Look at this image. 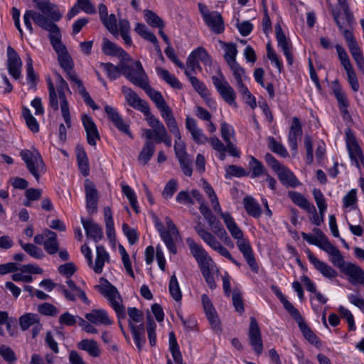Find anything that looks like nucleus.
I'll return each instance as SVG.
<instances>
[{
    "instance_id": "nucleus-1",
    "label": "nucleus",
    "mask_w": 364,
    "mask_h": 364,
    "mask_svg": "<svg viewBox=\"0 0 364 364\" xmlns=\"http://www.w3.org/2000/svg\"><path fill=\"white\" fill-rule=\"evenodd\" d=\"M31 19L37 26L49 32L48 37L50 43L58 55V60L63 70L68 71L73 70L74 63L65 46L61 41V33L58 26L55 23L49 21L43 15L40 14L39 12L28 10L23 15V21L26 27L31 33L33 31Z\"/></svg>"
},
{
    "instance_id": "nucleus-2",
    "label": "nucleus",
    "mask_w": 364,
    "mask_h": 364,
    "mask_svg": "<svg viewBox=\"0 0 364 364\" xmlns=\"http://www.w3.org/2000/svg\"><path fill=\"white\" fill-rule=\"evenodd\" d=\"M20 156L25 162L28 171L38 181L41 174L46 171V165L40 153L35 149H23Z\"/></svg>"
},
{
    "instance_id": "nucleus-3",
    "label": "nucleus",
    "mask_w": 364,
    "mask_h": 364,
    "mask_svg": "<svg viewBox=\"0 0 364 364\" xmlns=\"http://www.w3.org/2000/svg\"><path fill=\"white\" fill-rule=\"evenodd\" d=\"M122 74L135 85L142 88L149 82L148 77L140 61L135 62V68L122 64Z\"/></svg>"
},
{
    "instance_id": "nucleus-4",
    "label": "nucleus",
    "mask_w": 364,
    "mask_h": 364,
    "mask_svg": "<svg viewBox=\"0 0 364 364\" xmlns=\"http://www.w3.org/2000/svg\"><path fill=\"white\" fill-rule=\"evenodd\" d=\"M105 282V285H96L95 288L97 289L109 301L111 306L116 311L118 317L124 318L125 308L118 300H117V298H118V299L121 301V297L117 288L107 281Z\"/></svg>"
},
{
    "instance_id": "nucleus-5",
    "label": "nucleus",
    "mask_w": 364,
    "mask_h": 364,
    "mask_svg": "<svg viewBox=\"0 0 364 364\" xmlns=\"http://www.w3.org/2000/svg\"><path fill=\"white\" fill-rule=\"evenodd\" d=\"M218 76H212L213 83L215 85L217 91L220 93L223 99L229 105L237 107L235 102V92L233 88L230 85L226 80L224 75L219 69L218 70Z\"/></svg>"
},
{
    "instance_id": "nucleus-6",
    "label": "nucleus",
    "mask_w": 364,
    "mask_h": 364,
    "mask_svg": "<svg viewBox=\"0 0 364 364\" xmlns=\"http://www.w3.org/2000/svg\"><path fill=\"white\" fill-rule=\"evenodd\" d=\"M194 229L199 237L212 249L218 252L220 255L230 259L232 257L230 252L223 247L221 243L215 238V237L210 232L205 230L201 225L200 223H198Z\"/></svg>"
},
{
    "instance_id": "nucleus-7",
    "label": "nucleus",
    "mask_w": 364,
    "mask_h": 364,
    "mask_svg": "<svg viewBox=\"0 0 364 364\" xmlns=\"http://www.w3.org/2000/svg\"><path fill=\"white\" fill-rule=\"evenodd\" d=\"M165 221L168 230H164L163 225L160 224L159 232L169 251L173 254H176L177 252V248L174 240H176L177 237H179V232L169 217H166Z\"/></svg>"
},
{
    "instance_id": "nucleus-8",
    "label": "nucleus",
    "mask_w": 364,
    "mask_h": 364,
    "mask_svg": "<svg viewBox=\"0 0 364 364\" xmlns=\"http://www.w3.org/2000/svg\"><path fill=\"white\" fill-rule=\"evenodd\" d=\"M346 141L350 158L358 168L360 164L364 167V156L354 134L350 129L346 132Z\"/></svg>"
},
{
    "instance_id": "nucleus-9",
    "label": "nucleus",
    "mask_w": 364,
    "mask_h": 364,
    "mask_svg": "<svg viewBox=\"0 0 364 364\" xmlns=\"http://www.w3.org/2000/svg\"><path fill=\"white\" fill-rule=\"evenodd\" d=\"M22 61L17 52L10 46L7 47V68L9 73L16 80L21 75Z\"/></svg>"
},
{
    "instance_id": "nucleus-10",
    "label": "nucleus",
    "mask_w": 364,
    "mask_h": 364,
    "mask_svg": "<svg viewBox=\"0 0 364 364\" xmlns=\"http://www.w3.org/2000/svg\"><path fill=\"white\" fill-rule=\"evenodd\" d=\"M85 191L86 208L90 214H93L97 210L99 194L95 184L89 179L85 181Z\"/></svg>"
},
{
    "instance_id": "nucleus-11",
    "label": "nucleus",
    "mask_w": 364,
    "mask_h": 364,
    "mask_svg": "<svg viewBox=\"0 0 364 364\" xmlns=\"http://www.w3.org/2000/svg\"><path fill=\"white\" fill-rule=\"evenodd\" d=\"M33 1L36 4L38 10L41 11V15H43L51 22L54 23L61 18L62 14L56 9V6L50 4L49 0H33ZM39 14H41V13Z\"/></svg>"
},
{
    "instance_id": "nucleus-12",
    "label": "nucleus",
    "mask_w": 364,
    "mask_h": 364,
    "mask_svg": "<svg viewBox=\"0 0 364 364\" xmlns=\"http://www.w3.org/2000/svg\"><path fill=\"white\" fill-rule=\"evenodd\" d=\"M248 336L253 350L257 355H260L263 350V343L259 325L254 317L250 318Z\"/></svg>"
},
{
    "instance_id": "nucleus-13",
    "label": "nucleus",
    "mask_w": 364,
    "mask_h": 364,
    "mask_svg": "<svg viewBox=\"0 0 364 364\" xmlns=\"http://www.w3.org/2000/svg\"><path fill=\"white\" fill-rule=\"evenodd\" d=\"M105 111L109 119L113 123V124L118 129L119 131L128 135L130 138H133V135L129 131V126L124 122L122 117L114 107L109 105H106L105 107Z\"/></svg>"
},
{
    "instance_id": "nucleus-14",
    "label": "nucleus",
    "mask_w": 364,
    "mask_h": 364,
    "mask_svg": "<svg viewBox=\"0 0 364 364\" xmlns=\"http://www.w3.org/2000/svg\"><path fill=\"white\" fill-rule=\"evenodd\" d=\"M306 252L309 262L324 277L331 279L337 276V272L330 265L319 260L309 250Z\"/></svg>"
},
{
    "instance_id": "nucleus-15",
    "label": "nucleus",
    "mask_w": 364,
    "mask_h": 364,
    "mask_svg": "<svg viewBox=\"0 0 364 364\" xmlns=\"http://www.w3.org/2000/svg\"><path fill=\"white\" fill-rule=\"evenodd\" d=\"M237 245L240 251L242 253L243 257L246 259L252 271L257 273L259 271V267L255 260L250 242L247 240L242 238L240 240H237Z\"/></svg>"
},
{
    "instance_id": "nucleus-16",
    "label": "nucleus",
    "mask_w": 364,
    "mask_h": 364,
    "mask_svg": "<svg viewBox=\"0 0 364 364\" xmlns=\"http://www.w3.org/2000/svg\"><path fill=\"white\" fill-rule=\"evenodd\" d=\"M82 122L86 132L87 143L90 146H95L96 141L100 138L96 124L92 119L86 114L82 115Z\"/></svg>"
},
{
    "instance_id": "nucleus-17",
    "label": "nucleus",
    "mask_w": 364,
    "mask_h": 364,
    "mask_svg": "<svg viewBox=\"0 0 364 364\" xmlns=\"http://www.w3.org/2000/svg\"><path fill=\"white\" fill-rule=\"evenodd\" d=\"M122 92L128 104L141 112H148V103L140 97L131 88L122 87Z\"/></svg>"
},
{
    "instance_id": "nucleus-18",
    "label": "nucleus",
    "mask_w": 364,
    "mask_h": 364,
    "mask_svg": "<svg viewBox=\"0 0 364 364\" xmlns=\"http://www.w3.org/2000/svg\"><path fill=\"white\" fill-rule=\"evenodd\" d=\"M221 136L227 144L228 152L230 155L235 157H240V152L236 146L231 141L230 137L233 136L235 132L232 127L226 122L221 124Z\"/></svg>"
},
{
    "instance_id": "nucleus-19",
    "label": "nucleus",
    "mask_w": 364,
    "mask_h": 364,
    "mask_svg": "<svg viewBox=\"0 0 364 364\" xmlns=\"http://www.w3.org/2000/svg\"><path fill=\"white\" fill-rule=\"evenodd\" d=\"M342 272L349 277L348 280L352 284L358 283L364 286V271L359 266L347 263Z\"/></svg>"
},
{
    "instance_id": "nucleus-20",
    "label": "nucleus",
    "mask_w": 364,
    "mask_h": 364,
    "mask_svg": "<svg viewBox=\"0 0 364 364\" xmlns=\"http://www.w3.org/2000/svg\"><path fill=\"white\" fill-rule=\"evenodd\" d=\"M276 38L279 46L286 56L287 63L289 65H292L294 63L293 55L290 51V46L279 24L275 26Z\"/></svg>"
},
{
    "instance_id": "nucleus-21",
    "label": "nucleus",
    "mask_w": 364,
    "mask_h": 364,
    "mask_svg": "<svg viewBox=\"0 0 364 364\" xmlns=\"http://www.w3.org/2000/svg\"><path fill=\"white\" fill-rule=\"evenodd\" d=\"M81 223L85 230L86 236L98 242L103 237L102 229L92 220L81 218Z\"/></svg>"
},
{
    "instance_id": "nucleus-22",
    "label": "nucleus",
    "mask_w": 364,
    "mask_h": 364,
    "mask_svg": "<svg viewBox=\"0 0 364 364\" xmlns=\"http://www.w3.org/2000/svg\"><path fill=\"white\" fill-rule=\"evenodd\" d=\"M186 127L191 134L193 141L197 144H204L208 142L209 139L203 133V131L197 127L196 121L193 118L189 117H186Z\"/></svg>"
},
{
    "instance_id": "nucleus-23",
    "label": "nucleus",
    "mask_w": 364,
    "mask_h": 364,
    "mask_svg": "<svg viewBox=\"0 0 364 364\" xmlns=\"http://www.w3.org/2000/svg\"><path fill=\"white\" fill-rule=\"evenodd\" d=\"M201 300L205 313L210 323L213 328H217L220 324V320L210 298L206 294H203L201 296Z\"/></svg>"
},
{
    "instance_id": "nucleus-24",
    "label": "nucleus",
    "mask_w": 364,
    "mask_h": 364,
    "mask_svg": "<svg viewBox=\"0 0 364 364\" xmlns=\"http://www.w3.org/2000/svg\"><path fill=\"white\" fill-rule=\"evenodd\" d=\"M302 134V128L299 119L296 117H293L291 126L288 134V141L291 150L296 151L297 150V141L298 136Z\"/></svg>"
},
{
    "instance_id": "nucleus-25",
    "label": "nucleus",
    "mask_w": 364,
    "mask_h": 364,
    "mask_svg": "<svg viewBox=\"0 0 364 364\" xmlns=\"http://www.w3.org/2000/svg\"><path fill=\"white\" fill-rule=\"evenodd\" d=\"M142 89L146 92V93L151 98V100L155 103L156 107L161 111V112H164V110H166V109L170 108L167 105L161 93L152 88L149 85V82L146 84L145 86L142 87Z\"/></svg>"
},
{
    "instance_id": "nucleus-26",
    "label": "nucleus",
    "mask_w": 364,
    "mask_h": 364,
    "mask_svg": "<svg viewBox=\"0 0 364 364\" xmlns=\"http://www.w3.org/2000/svg\"><path fill=\"white\" fill-rule=\"evenodd\" d=\"M102 50L107 55L118 56L124 60H129V55L121 47L117 46L107 38L103 39Z\"/></svg>"
},
{
    "instance_id": "nucleus-27",
    "label": "nucleus",
    "mask_w": 364,
    "mask_h": 364,
    "mask_svg": "<svg viewBox=\"0 0 364 364\" xmlns=\"http://www.w3.org/2000/svg\"><path fill=\"white\" fill-rule=\"evenodd\" d=\"M204 21L215 33H221L225 29L223 18L221 14L217 11H213L209 18Z\"/></svg>"
},
{
    "instance_id": "nucleus-28",
    "label": "nucleus",
    "mask_w": 364,
    "mask_h": 364,
    "mask_svg": "<svg viewBox=\"0 0 364 364\" xmlns=\"http://www.w3.org/2000/svg\"><path fill=\"white\" fill-rule=\"evenodd\" d=\"M279 179L283 185L296 187L300 184L294 174L286 166H282L277 171Z\"/></svg>"
},
{
    "instance_id": "nucleus-29",
    "label": "nucleus",
    "mask_w": 364,
    "mask_h": 364,
    "mask_svg": "<svg viewBox=\"0 0 364 364\" xmlns=\"http://www.w3.org/2000/svg\"><path fill=\"white\" fill-rule=\"evenodd\" d=\"M75 151L79 169L84 176H87L90 174V166L86 152L83 146L80 144L76 146Z\"/></svg>"
},
{
    "instance_id": "nucleus-30",
    "label": "nucleus",
    "mask_w": 364,
    "mask_h": 364,
    "mask_svg": "<svg viewBox=\"0 0 364 364\" xmlns=\"http://www.w3.org/2000/svg\"><path fill=\"white\" fill-rule=\"evenodd\" d=\"M185 74L188 78L195 90L209 103L211 100L208 98L209 92L205 84L199 80L196 77L193 76L191 71L185 70Z\"/></svg>"
},
{
    "instance_id": "nucleus-31",
    "label": "nucleus",
    "mask_w": 364,
    "mask_h": 364,
    "mask_svg": "<svg viewBox=\"0 0 364 364\" xmlns=\"http://www.w3.org/2000/svg\"><path fill=\"white\" fill-rule=\"evenodd\" d=\"M85 318L94 324L110 325L112 321L107 314L102 309H94L85 314Z\"/></svg>"
},
{
    "instance_id": "nucleus-32",
    "label": "nucleus",
    "mask_w": 364,
    "mask_h": 364,
    "mask_svg": "<svg viewBox=\"0 0 364 364\" xmlns=\"http://www.w3.org/2000/svg\"><path fill=\"white\" fill-rule=\"evenodd\" d=\"M323 251L331 257V262L342 272L343 268H345L346 265L343 257L340 250L332 244H327Z\"/></svg>"
},
{
    "instance_id": "nucleus-33",
    "label": "nucleus",
    "mask_w": 364,
    "mask_h": 364,
    "mask_svg": "<svg viewBox=\"0 0 364 364\" xmlns=\"http://www.w3.org/2000/svg\"><path fill=\"white\" fill-rule=\"evenodd\" d=\"M162 117L164 118L169 132L176 138L179 139L181 132L177 125L176 120L172 114L171 108L166 109L164 112H161Z\"/></svg>"
},
{
    "instance_id": "nucleus-34",
    "label": "nucleus",
    "mask_w": 364,
    "mask_h": 364,
    "mask_svg": "<svg viewBox=\"0 0 364 364\" xmlns=\"http://www.w3.org/2000/svg\"><path fill=\"white\" fill-rule=\"evenodd\" d=\"M243 205L247 213L255 218L260 217L262 208L260 205L252 196H245L243 198Z\"/></svg>"
},
{
    "instance_id": "nucleus-35",
    "label": "nucleus",
    "mask_w": 364,
    "mask_h": 364,
    "mask_svg": "<svg viewBox=\"0 0 364 364\" xmlns=\"http://www.w3.org/2000/svg\"><path fill=\"white\" fill-rule=\"evenodd\" d=\"M96 259L95 265L92 268L96 274H101L105 262H109V256L103 246L98 245L96 247Z\"/></svg>"
},
{
    "instance_id": "nucleus-36",
    "label": "nucleus",
    "mask_w": 364,
    "mask_h": 364,
    "mask_svg": "<svg viewBox=\"0 0 364 364\" xmlns=\"http://www.w3.org/2000/svg\"><path fill=\"white\" fill-rule=\"evenodd\" d=\"M186 244L189 247L191 255L197 262L205 259V257L209 255L206 250L200 245L197 244L193 238L188 237L186 239Z\"/></svg>"
},
{
    "instance_id": "nucleus-37",
    "label": "nucleus",
    "mask_w": 364,
    "mask_h": 364,
    "mask_svg": "<svg viewBox=\"0 0 364 364\" xmlns=\"http://www.w3.org/2000/svg\"><path fill=\"white\" fill-rule=\"evenodd\" d=\"M288 196L292 200V202L298 205L299 208L308 210L309 209L314 210V205L309 203L308 200L301 193L296 191H289Z\"/></svg>"
},
{
    "instance_id": "nucleus-38",
    "label": "nucleus",
    "mask_w": 364,
    "mask_h": 364,
    "mask_svg": "<svg viewBox=\"0 0 364 364\" xmlns=\"http://www.w3.org/2000/svg\"><path fill=\"white\" fill-rule=\"evenodd\" d=\"M78 348L87 351L92 357H98L100 355V350L97 343L94 340L83 339L77 344Z\"/></svg>"
},
{
    "instance_id": "nucleus-39",
    "label": "nucleus",
    "mask_w": 364,
    "mask_h": 364,
    "mask_svg": "<svg viewBox=\"0 0 364 364\" xmlns=\"http://www.w3.org/2000/svg\"><path fill=\"white\" fill-rule=\"evenodd\" d=\"M155 151L154 141H145L144 145L138 156V160L143 165L147 164L150 159L153 156Z\"/></svg>"
},
{
    "instance_id": "nucleus-40",
    "label": "nucleus",
    "mask_w": 364,
    "mask_h": 364,
    "mask_svg": "<svg viewBox=\"0 0 364 364\" xmlns=\"http://www.w3.org/2000/svg\"><path fill=\"white\" fill-rule=\"evenodd\" d=\"M206 220L208 221L210 227V229L215 234H216L221 239L225 237V241L227 240H229L230 241V239L228 237L227 232L223 228L221 223L217 219V218L214 215L210 216Z\"/></svg>"
},
{
    "instance_id": "nucleus-41",
    "label": "nucleus",
    "mask_w": 364,
    "mask_h": 364,
    "mask_svg": "<svg viewBox=\"0 0 364 364\" xmlns=\"http://www.w3.org/2000/svg\"><path fill=\"white\" fill-rule=\"evenodd\" d=\"M223 48L225 49L224 58L228 63L230 65L236 61V56L237 54V49L235 43H225L220 41Z\"/></svg>"
},
{
    "instance_id": "nucleus-42",
    "label": "nucleus",
    "mask_w": 364,
    "mask_h": 364,
    "mask_svg": "<svg viewBox=\"0 0 364 364\" xmlns=\"http://www.w3.org/2000/svg\"><path fill=\"white\" fill-rule=\"evenodd\" d=\"M39 317L36 314L26 313L19 318V326L22 331L28 330L36 323H38Z\"/></svg>"
},
{
    "instance_id": "nucleus-43",
    "label": "nucleus",
    "mask_w": 364,
    "mask_h": 364,
    "mask_svg": "<svg viewBox=\"0 0 364 364\" xmlns=\"http://www.w3.org/2000/svg\"><path fill=\"white\" fill-rule=\"evenodd\" d=\"M157 73L161 75L162 79L166 81L172 87L176 89H181L182 85L178 80V79L173 75H171L167 70L158 68L156 69Z\"/></svg>"
},
{
    "instance_id": "nucleus-44",
    "label": "nucleus",
    "mask_w": 364,
    "mask_h": 364,
    "mask_svg": "<svg viewBox=\"0 0 364 364\" xmlns=\"http://www.w3.org/2000/svg\"><path fill=\"white\" fill-rule=\"evenodd\" d=\"M300 331L305 337V338L311 344L317 345L318 343V337L314 333L311 328L304 322V319L298 323Z\"/></svg>"
},
{
    "instance_id": "nucleus-45",
    "label": "nucleus",
    "mask_w": 364,
    "mask_h": 364,
    "mask_svg": "<svg viewBox=\"0 0 364 364\" xmlns=\"http://www.w3.org/2000/svg\"><path fill=\"white\" fill-rule=\"evenodd\" d=\"M146 21L151 26L163 28L165 26L164 21L154 12L151 10L144 11Z\"/></svg>"
},
{
    "instance_id": "nucleus-46",
    "label": "nucleus",
    "mask_w": 364,
    "mask_h": 364,
    "mask_svg": "<svg viewBox=\"0 0 364 364\" xmlns=\"http://www.w3.org/2000/svg\"><path fill=\"white\" fill-rule=\"evenodd\" d=\"M168 290L171 296L176 301L181 300L182 293L175 274L170 278Z\"/></svg>"
},
{
    "instance_id": "nucleus-47",
    "label": "nucleus",
    "mask_w": 364,
    "mask_h": 364,
    "mask_svg": "<svg viewBox=\"0 0 364 364\" xmlns=\"http://www.w3.org/2000/svg\"><path fill=\"white\" fill-rule=\"evenodd\" d=\"M249 168L252 172L251 177L257 178L262 174L265 173L266 169L263 164L254 156L250 157L249 162Z\"/></svg>"
},
{
    "instance_id": "nucleus-48",
    "label": "nucleus",
    "mask_w": 364,
    "mask_h": 364,
    "mask_svg": "<svg viewBox=\"0 0 364 364\" xmlns=\"http://www.w3.org/2000/svg\"><path fill=\"white\" fill-rule=\"evenodd\" d=\"M22 115L29 129L34 133L38 132L39 131V125L27 107H23Z\"/></svg>"
},
{
    "instance_id": "nucleus-49",
    "label": "nucleus",
    "mask_w": 364,
    "mask_h": 364,
    "mask_svg": "<svg viewBox=\"0 0 364 364\" xmlns=\"http://www.w3.org/2000/svg\"><path fill=\"white\" fill-rule=\"evenodd\" d=\"M100 66L107 72L110 80H116L122 73V64L119 66H114L111 63H102Z\"/></svg>"
},
{
    "instance_id": "nucleus-50",
    "label": "nucleus",
    "mask_w": 364,
    "mask_h": 364,
    "mask_svg": "<svg viewBox=\"0 0 364 364\" xmlns=\"http://www.w3.org/2000/svg\"><path fill=\"white\" fill-rule=\"evenodd\" d=\"M143 113L146 117V119L149 126L154 129L155 135L165 128L159 119L151 113L149 106H148V112Z\"/></svg>"
},
{
    "instance_id": "nucleus-51",
    "label": "nucleus",
    "mask_w": 364,
    "mask_h": 364,
    "mask_svg": "<svg viewBox=\"0 0 364 364\" xmlns=\"http://www.w3.org/2000/svg\"><path fill=\"white\" fill-rule=\"evenodd\" d=\"M268 145H269V148L273 152L280 155L282 157L288 156V152H287V149L284 148V146L282 144L277 142L274 137H272V136L268 137Z\"/></svg>"
},
{
    "instance_id": "nucleus-52",
    "label": "nucleus",
    "mask_w": 364,
    "mask_h": 364,
    "mask_svg": "<svg viewBox=\"0 0 364 364\" xmlns=\"http://www.w3.org/2000/svg\"><path fill=\"white\" fill-rule=\"evenodd\" d=\"M21 247L28 253L31 257L37 259H41L43 257L42 250L38 247L31 243H23L21 241L19 242Z\"/></svg>"
},
{
    "instance_id": "nucleus-53",
    "label": "nucleus",
    "mask_w": 364,
    "mask_h": 364,
    "mask_svg": "<svg viewBox=\"0 0 364 364\" xmlns=\"http://www.w3.org/2000/svg\"><path fill=\"white\" fill-rule=\"evenodd\" d=\"M117 22V20L114 14H110L107 18H105V21H102V23L105 27L114 36L118 34Z\"/></svg>"
},
{
    "instance_id": "nucleus-54",
    "label": "nucleus",
    "mask_w": 364,
    "mask_h": 364,
    "mask_svg": "<svg viewBox=\"0 0 364 364\" xmlns=\"http://www.w3.org/2000/svg\"><path fill=\"white\" fill-rule=\"evenodd\" d=\"M48 87L49 92V105L55 110L58 109V101L55 86L50 79L48 80Z\"/></svg>"
},
{
    "instance_id": "nucleus-55",
    "label": "nucleus",
    "mask_w": 364,
    "mask_h": 364,
    "mask_svg": "<svg viewBox=\"0 0 364 364\" xmlns=\"http://www.w3.org/2000/svg\"><path fill=\"white\" fill-rule=\"evenodd\" d=\"M231 69L233 76L236 80L237 84L242 82L243 79L246 78L245 70L237 63V62L228 65Z\"/></svg>"
},
{
    "instance_id": "nucleus-56",
    "label": "nucleus",
    "mask_w": 364,
    "mask_h": 364,
    "mask_svg": "<svg viewBox=\"0 0 364 364\" xmlns=\"http://www.w3.org/2000/svg\"><path fill=\"white\" fill-rule=\"evenodd\" d=\"M38 311L43 315L54 316L59 312L58 309L52 304L43 303L38 305Z\"/></svg>"
},
{
    "instance_id": "nucleus-57",
    "label": "nucleus",
    "mask_w": 364,
    "mask_h": 364,
    "mask_svg": "<svg viewBox=\"0 0 364 364\" xmlns=\"http://www.w3.org/2000/svg\"><path fill=\"white\" fill-rule=\"evenodd\" d=\"M177 181L174 178L169 180L166 184L162 192L163 197L166 199L171 198L174 193L177 191Z\"/></svg>"
},
{
    "instance_id": "nucleus-58",
    "label": "nucleus",
    "mask_w": 364,
    "mask_h": 364,
    "mask_svg": "<svg viewBox=\"0 0 364 364\" xmlns=\"http://www.w3.org/2000/svg\"><path fill=\"white\" fill-rule=\"evenodd\" d=\"M248 172L245 168L235 165H230L226 168V178L230 176L242 177L248 176Z\"/></svg>"
},
{
    "instance_id": "nucleus-59",
    "label": "nucleus",
    "mask_w": 364,
    "mask_h": 364,
    "mask_svg": "<svg viewBox=\"0 0 364 364\" xmlns=\"http://www.w3.org/2000/svg\"><path fill=\"white\" fill-rule=\"evenodd\" d=\"M148 320L147 333L149 343L151 346H154L156 343V335L155 332L156 325L150 316H148Z\"/></svg>"
},
{
    "instance_id": "nucleus-60",
    "label": "nucleus",
    "mask_w": 364,
    "mask_h": 364,
    "mask_svg": "<svg viewBox=\"0 0 364 364\" xmlns=\"http://www.w3.org/2000/svg\"><path fill=\"white\" fill-rule=\"evenodd\" d=\"M186 144H185L184 141H182L181 134L179 139L176 138L175 144H174L175 154L178 159L188 156L186 152Z\"/></svg>"
},
{
    "instance_id": "nucleus-61",
    "label": "nucleus",
    "mask_w": 364,
    "mask_h": 364,
    "mask_svg": "<svg viewBox=\"0 0 364 364\" xmlns=\"http://www.w3.org/2000/svg\"><path fill=\"white\" fill-rule=\"evenodd\" d=\"M0 355L9 363H13L17 360L14 351L10 347L4 345L0 346Z\"/></svg>"
},
{
    "instance_id": "nucleus-62",
    "label": "nucleus",
    "mask_w": 364,
    "mask_h": 364,
    "mask_svg": "<svg viewBox=\"0 0 364 364\" xmlns=\"http://www.w3.org/2000/svg\"><path fill=\"white\" fill-rule=\"evenodd\" d=\"M122 230L130 245H134L138 241L139 237L135 229L130 228L127 223H124L122 225Z\"/></svg>"
},
{
    "instance_id": "nucleus-63",
    "label": "nucleus",
    "mask_w": 364,
    "mask_h": 364,
    "mask_svg": "<svg viewBox=\"0 0 364 364\" xmlns=\"http://www.w3.org/2000/svg\"><path fill=\"white\" fill-rule=\"evenodd\" d=\"M187 66L189 69V71L193 74L196 73V70H201L202 68L200 65L198 58L197 55H195V53L192 51L191 54L188 55L186 60ZM188 70V69H187Z\"/></svg>"
},
{
    "instance_id": "nucleus-64",
    "label": "nucleus",
    "mask_w": 364,
    "mask_h": 364,
    "mask_svg": "<svg viewBox=\"0 0 364 364\" xmlns=\"http://www.w3.org/2000/svg\"><path fill=\"white\" fill-rule=\"evenodd\" d=\"M339 313L341 314V316L344 318L346 321L348 323L349 329L350 331H354L355 329V325L354 321V318L351 312L343 307V306H341L338 308Z\"/></svg>"
}]
</instances>
